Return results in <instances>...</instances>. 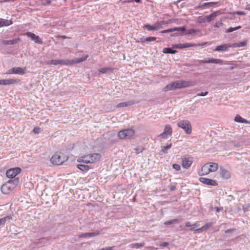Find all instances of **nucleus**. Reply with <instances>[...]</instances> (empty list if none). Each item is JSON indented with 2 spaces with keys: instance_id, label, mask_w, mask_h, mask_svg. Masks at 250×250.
I'll use <instances>...</instances> for the list:
<instances>
[{
  "instance_id": "nucleus-1",
  "label": "nucleus",
  "mask_w": 250,
  "mask_h": 250,
  "mask_svg": "<svg viewBox=\"0 0 250 250\" xmlns=\"http://www.w3.org/2000/svg\"><path fill=\"white\" fill-rule=\"evenodd\" d=\"M193 85V83L190 81L184 80L175 81L168 84H167L163 88V91L167 92L169 90H173L176 89H181L190 87Z\"/></svg>"
},
{
  "instance_id": "nucleus-2",
  "label": "nucleus",
  "mask_w": 250,
  "mask_h": 250,
  "mask_svg": "<svg viewBox=\"0 0 250 250\" xmlns=\"http://www.w3.org/2000/svg\"><path fill=\"white\" fill-rule=\"evenodd\" d=\"M19 182V178L10 179L1 187V191L4 194L10 193L16 188Z\"/></svg>"
},
{
  "instance_id": "nucleus-3",
  "label": "nucleus",
  "mask_w": 250,
  "mask_h": 250,
  "mask_svg": "<svg viewBox=\"0 0 250 250\" xmlns=\"http://www.w3.org/2000/svg\"><path fill=\"white\" fill-rule=\"evenodd\" d=\"M218 168V165L216 163H207L201 168L198 172L200 175H206L210 172L216 171Z\"/></svg>"
},
{
  "instance_id": "nucleus-4",
  "label": "nucleus",
  "mask_w": 250,
  "mask_h": 250,
  "mask_svg": "<svg viewBox=\"0 0 250 250\" xmlns=\"http://www.w3.org/2000/svg\"><path fill=\"white\" fill-rule=\"evenodd\" d=\"M68 157L61 152H57L51 157L50 161L54 165H60L66 161Z\"/></svg>"
},
{
  "instance_id": "nucleus-5",
  "label": "nucleus",
  "mask_w": 250,
  "mask_h": 250,
  "mask_svg": "<svg viewBox=\"0 0 250 250\" xmlns=\"http://www.w3.org/2000/svg\"><path fill=\"white\" fill-rule=\"evenodd\" d=\"M177 126L184 130L186 133L190 134L192 129L191 124L188 120H182L177 123Z\"/></svg>"
},
{
  "instance_id": "nucleus-6",
  "label": "nucleus",
  "mask_w": 250,
  "mask_h": 250,
  "mask_svg": "<svg viewBox=\"0 0 250 250\" xmlns=\"http://www.w3.org/2000/svg\"><path fill=\"white\" fill-rule=\"evenodd\" d=\"M135 134L132 129H126L120 131L118 133V137L121 139H129Z\"/></svg>"
},
{
  "instance_id": "nucleus-7",
  "label": "nucleus",
  "mask_w": 250,
  "mask_h": 250,
  "mask_svg": "<svg viewBox=\"0 0 250 250\" xmlns=\"http://www.w3.org/2000/svg\"><path fill=\"white\" fill-rule=\"evenodd\" d=\"M219 13V12L217 11L212 13L209 15L206 16L204 17H199L198 18V21L199 23L209 22L213 20Z\"/></svg>"
},
{
  "instance_id": "nucleus-8",
  "label": "nucleus",
  "mask_w": 250,
  "mask_h": 250,
  "mask_svg": "<svg viewBox=\"0 0 250 250\" xmlns=\"http://www.w3.org/2000/svg\"><path fill=\"white\" fill-rule=\"evenodd\" d=\"M101 155L98 153L89 154L84 156L85 163H93L100 159Z\"/></svg>"
},
{
  "instance_id": "nucleus-9",
  "label": "nucleus",
  "mask_w": 250,
  "mask_h": 250,
  "mask_svg": "<svg viewBox=\"0 0 250 250\" xmlns=\"http://www.w3.org/2000/svg\"><path fill=\"white\" fill-rule=\"evenodd\" d=\"M21 169L19 167H15L8 170L6 172V176L11 179L16 178L15 177L17 174L21 172Z\"/></svg>"
},
{
  "instance_id": "nucleus-10",
  "label": "nucleus",
  "mask_w": 250,
  "mask_h": 250,
  "mask_svg": "<svg viewBox=\"0 0 250 250\" xmlns=\"http://www.w3.org/2000/svg\"><path fill=\"white\" fill-rule=\"evenodd\" d=\"M199 62L200 63H214L216 64H219L220 65H222L223 64H227L226 63H224V61L219 59H214V58H208V59H205L203 60H199Z\"/></svg>"
},
{
  "instance_id": "nucleus-11",
  "label": "nucleus",
  "mask_w": 250,
  "mask_h": 250,
  "mask_svg": "<svg viewBox=\"0 0 250 250\" xmlns=\"http://www.w3.org/2000/svg\"><path fill=\"white\" fill-rule=\"evenodd\" d=\"M168 33L174 31H177V32L172 35V36H178L183 35V32L186 31L185 27H175L168 29Z\"/></svg>"
},
{
  "instance_id": "nucleus-12",
  "label": "nucleus",
  "mask_w": 250,
  "mask_h": 250,
  "mask_svg": "<svg viewBox=\"0 0 250 250\" xmlns=\"http://www.w3.org/2000/svg\"><path fill=\"white\" fill-rule=\"evenodd\" d=\"M7 74H16L23 75L25 74L24 69L21 67H13L8 70Z\"/></svg>"
},
{
  "instance_id": "nucleus-13",
  "label": "nucleus",
  "mask_w": 250,
  "mask_h": 250,
  "mask_svg": "<svg viewBox=\"0 0 250 250\" xmlns=\"http://www.w3.org/2000/svg\"><path fill=\"white\" fill-rule=\"evenodd\" d=\"M199 180L201 182L207 185L212 186H216L218 185V183L215 180L212 179L201 177L199 179Z\"/></svg>"
},
{
  "instance_id": "nucleus-14",
  "label": "nucleus",
  "mask_w": 250,
  "mask_h": 250,
  "mask_svg": "<svg viewBox=\"0 0 250 250\" xmlns=\"http://www.w3.org/2000/svg\"><path fill=\"white\" fill-rule=\"evenodd\" d=\"M232 44L225 43L217 46L214 49L215 51H227L229 47H232Z\"/></svg>"
},
{
  "instance_id": "nucleus-15",
  "label": "nucleus",
  "mask_w": 250,
  "mask_h": 250,
  "mask_svg": "<svg viewBox=\"0 0 250 250\" xmlns=\"http://www.w3.org/2000/svg\"><path fill=\"white\" fill-rule=\"evenodd\" d=\"M220 175L222 178L225 179H228L230 177L229 171L223 167H220Z\"/></svg>"
},
{
  "instance_id": "nucleus-16",
  "label": "nucleus",
  "mask_w": 250,
  "mask_h": 250,
  "mask_svg": "<svg viewBox=\"0 0 250 250\" xmlns=\"http://www.w3.org/2000/svg\"><path fill=\"white\" fill-rule=\"evenodd\" d=\"M192 163V159L191 157H185L182 159V167L186 168L188 169Z\"/></svg>"
},
{
  "instance_id": "nucleus-17",
  "label": "nucleus",
  "mask_w": 250,
  "mask_h": 250,
  "mask_svg": "<svg viewBox=\"0 0 250 250\" xmlns=\"http://www.w3.org/2000/svg\"><path fill=\"white\" fill-rule=\"evenodd\" d=\"M218 3V2H208L203 3V4H200L197 6L196 9L203 10L204 9L212 7L214 5Z\"/></svg>"
},
{
  "instance_id": "nucleus-18",
  "label": "nucleus",
  "mask_w": 250,
  "mask_h": 250,
  "mask_svg": "<svg viewBox=\"0 0 250 250\" xmlns=\"http://www.w3.org/2000/svg\"><path fill=\"white\" fill-rule=\"evenodd\" d=\"M100 234L99 231H96L93 232H87L81 234L79 235V238H89L91 237H94L95 236H97Z\"/></svg>"
},
{
  "instance_id": "nucleus-19",
  "label": "nucleus",
  "mask_w": 250,
  "mask_h": 250,
  "mask_svg": "<svg viewBox=\"0 0 250 250\" xmlns=\"http://www.w3.org/2000/svg\"><path fill=\"white\" fill-rule=\"evenodd\" d=\"M195 46V44H191V43H179V44H176L172 45V47L173 48H179V49H182L184 48H188L191 46Z\"/></svg>"
},
{
  "instance_id": "nucleus-20",
  "label": "nucleus",
  "mask_w": 250,
  "mask_h": 250,
  "mask_svg": "<svg viewBox=\"0 0 250 250\" xmlns=\"http://www.w3.org/2000/svg\"><path fill=\"white\" fill-rule=\"evenodd\" d=\"M139 102H135L134 101H129L126 102H123L119 103L117 104V107L120 108V107H126L130 105H132L133 104H135L138 103Z\"/></svg>"
},
{
  "instance_id": "nucleus-21",
  "label": "nucleus",
  "mask_w": 250,
  "mask_h": 250,
  "mask_svg": "<svg viewBox=\"0 0 250 250\" xmlns=\"http://www.w3.org/2000/svg\"><path fill=\"white\" fill-rule=\"evenodd\" d=\"M88 57V55H86L80 58H75V59L70 60V64H71L73 63H79L80 62H83L85 61Z\"/></svg>"
},
{
  "instance_id": "nucleus-22",
  "label": "nucleus",
  "mask_w": 250,
  "mask_h": 250,
  "mask_svg": "<svg viewBox=\"0 0 250 250\" xmlns=\"http://www.w3.org/2000/svg\"><path fill=\"white\" fill-rule=\"evenodd\" d=\"M113 68L109 67H104L98 69V71L103 74H110L113 72Z\"/></svg>"
},
{
  "instance_id": "nucleus-23",
  "label": "nucleus",
  "mask_w": 250,
  "mask_h": 250,
  "mask_svg": "<svg viewBox=\"0 0 250 250\" xmlns=\"http://www.w3.org/2000/svg\"><path fill=\"white\" fill-rule=\"evenodd\" d=\"M12 24V21L11 20L0 19V27L5 26H9Z\"/></svg>"
},
{
  "instance_id": "nucleus-24",
  "label": "nucleus",
  "mask_w": 250,
  "mask_h": 250,
  "mask_svg": "<svg viewBox=\"0 0 250 250\" xmlns=\"http://www.w3.org/2000/svg\"><path fill=\"white\" fill-rule=\"evenodd\" d=\"M144 28L147 29L149 31L152 30H157L160 29V26L159 25H151L148 24H145L143 26Z\"/></svg>"
},
{
  "instance_id": "nucleus-25",
  "label": "nucleus",
  "mask_w": 250,
  "mask_h": 250,
  "mask_svg": "<svg viewBox=\"0 0 250 250\" xmlns=\"http://www.w3.org/2000/svg\"><path fill=\"white\" fill-rule=\"evenodd\" d=\"M19 40V38L15 39L12 40H3L2 41V43L4 45H13L16 44Z\"/></svg>"
},
{
  "instance_id": "nucleus-26",
  "label": "nucleus",
  "mask_w": 250,
  "mask_h": 250,
  "mask_svg": "<svg viewBox=\"0 0 250 250\" xmlns=\"http://www.w3.org/2000/svg\"><path fill=\"white\" fill-rule=\"evenodd\" d=\"M177 52V51L174 50L170 47L164 48L163 50V53L164 54H174Z\"/></svg>"
},
{
  "instance_id": "nucleus-27",
  "label": "nucleus",
  "mask_w": 250,
  "mask_h": 250,
  "mask_svg": "<svg viewBox=\"0 0 250 250\" xmlns=\"http://www.w3.org/2000/svg\"><path fill=\"white\" fill-rule=\"evenodd\" d=\"M234 121L235 122H238V123L250 124L249 121L243 119L239 115H237L235 117V118L234 119Z\"/></svg>"
},
{
  "instance_id": "nucleus-28",
  "label": "nucleus",
  "mask_w": 250,
  "mask_h": 250,
  "mask_svg": "<svg viewBox=\"0 0 250 250\" xmlns=\"http://www.w3.org/2000/svg\"><path fill=\"white\" fill-rule=\"evenodd\" d=\"M12 216L11 215H7L3 218L0 219V226H3L4 225L6 221L12 219Z\"/></svg>"
},
{
  "instance_id": "nucleus-29",
  "label": "nucleus",
  "mask_w": 250,
  "mask_h": 250,
  "mask_svg": "<svg viewBox=\"0 0 250 250\" xmlns=\"http://www.w3.org/2000/svg\"><path fill=\"white\" fill-rule=\"evenodd\" d=\"M145 245L144 242H142L141 243H134L129 245V247L131 249H139L140 247H144Z\"/></svg>"
},
{
  "instance_id": "nucleus-30",
  "label": "nucleus",
  "mask_w": 250,
  "mask_h": 250,
  "mask_svg": "<svg viewBox=\"0 0 250 250\" xmlns=\"http://www.w3.org/2000/svg\"><path fill=\"white\" fill-rule=\"evenodd\" d=\"M163 132H164L166 134L170 136L172 132V130L170 125H166Z\"/></svg>"
},
{
  "instance_id": "nucleus-31",
  "label": "nucleus",
  "mask_w": 250,
  "mask_h": 250,
  "mask_svg": "<svg viewBox=\"0 0 250 250\" xmlns=\"http://www.w3.org/2000/svg\"><path fill=\"white\" fill-rule=\"evenodd\" d=\"M171 146L172 144L171 143L167 144L166 146H161V152H162L163 154L167 153V150L170 149Z\"/></svg>"
},
{
  "instance_id": "nucleus-32",
  "label": "nucleus",
  "mask_w": 250,
  "mask_h": 250,
  "mask_svg": "<svg viewBox=\"0 0 250 250\" xmlns=\"http://www.w3.org/2000/svg\"><path fill=\"white\" fill-rule=\"evenodd\" d=\"M20 82V80L18 79H6L7 85L13 84L17 83Z\"/></svg>"
},
{
  "instance_id": "nucleus-33",
  "label": "nucleus",
  "mask_w": 250,
  "mask_h": 250,
  "mask_svg": "<svg viewBox=\"0 0 250 250\" xmlns=\"http://www.w3.org/2000/svg\"><path fill=\"white\" fill-rule=\"evenodd\" d=\"M77 167L83 171H87L89 169V166L85 165H78Z\"/></svg>"
},
{
  "instance_id": "nucleus-34",
  "label": "nucleus",
  "mask_w": 250,
  "mask_h": 250,
  "mask_svg": "<svg viewBox=\"0 0 250 250\" xmlns=\"http://www.w3.org/2000/svg\"><path fill=\"white\" fill-rule=\"evenodd\" d=\"M59 60H52L51 61H47L45 62L46 64H53V65H58L59 64Z\"/></svg>"
},
{
  "instance_id": "nucleus-35",
  "label": "nucleus",
  "mask_w": 250,
  "mask_h": 250,
  "mask_svg": "<svg viewBox=\"0 0 250 250\" xmlns=\"http://www.w3.org/2000/svg\"><path fill=\"white\" fill-rule=\"evenodd\" d=\"M59 64L60 65H68L70 64V60H59Z\"/></svg>"
},
{
  "instance_id": "nucleus-36",
  "label": "nucleus",
  "mask_w": 250,
  "mask_h": 250,
  "mask_svg": "<svg viewBox=\"0 0 250 250\" xmlns=\"http://www.w3.org/2000/svg\"><path fill=\"white\" fill-rule=\"evenodd\" d=\"M26 35L28 37L30 38L32 41H34L35 38L37 36L35 34L30 32H27L26 33Z\"/></svg>"
},
{
  "instance_id": "nucleus-37",
  "label": "nucleus",
  "mask_w": 250,
  "mask_h": 250,
  "mask_svg": "<svg viewBox=\"0 0 250 250\" xmlns=\"http://www.w3.org/2000/svg\"><path fill=\"white\" fill-rule=\"evenodd\" d=\"M246 44L245 42H240L238 43H233L232 44V47H242L245 46Z\"/></svg>"
},
{
  "instance_id": "nucleus-38",
  "label": "nucleus",
  "mask_w": 250,
  "mask_h": 250,
  "mask_svg": "<svg viewBox=\"0 0 250 250\" xmlns=\"http://www.w3.org/2000/svg\"><path fill=\"white\" fill-rule=\"evenodd\" d=\"M241 28V26H238L235 27H229V28H228L227 29V32H228V33L232 32L234 31L237 29H240Z\"/></svg>"
},
{
  "instance_id": "nucleus-39",
  "label": "nucleus",
  "mask_w": 250,
  "mask_h": 250,
  "mask_svg": "<svg viewBox=\"0 0 250 250\" xmlns=\"http://www.w3.org/2000/svg\"><path fill=\"white\" fill-rule=\"evenodd\" d=\"M177 222H178V220L177 219H172V220H169L167 221H166L164 223V224L166 225H171V224L176 223Z\"/></svg>"
},
{
  "instance_id": "nucleus-40",
  "label": "nucleus",
  "mask_w": 250,
  "mask_h": 250,
  "mask_svg": "<svg viewBox=\"0 0 250 250\" xmlns=\"http://www.w3.org/2000/svg\"><path fill=\"white\" fill-rule=\"evenodd\" d=\"M157 38L156 37H147L146 38H145V40H146V42H153L156 41Z\"/></svg>"
},
{
  "instance_id": "nucleus-41",
  "label": "nucleus",
  "mask_w": 250,
  "mask_h": 250,
  "mask_svg": "<svg viewBox=\"0 0 250 250\" xmlns=\"http://www.w3.org/2000/svg\"><path fill=\"white\" fill-rule=\"evenodd\" d=\"M35 43L38 44H42L43 43L41 39L39 36H37L34 41Z\"/></svg>"
},
{
  "instance_id": "nucleus-42",
  "label": "nucleus",
  "mask_w": 250,
  "mask_h": 250,
  "mask_svg": "<svg viewBox=\"0 0 250 250\" xmlns=\"http://www.w3.org/2000/svg\"><path fill=\"white\" fill-rule=\"evenodd\" d=\"M212 226V223L211 222H208L206 223L203 227L205 229V230H207L208 228H210Z\"/></svg>"
},
{
  "instance_id": "nucleus-43",
  "label": "nucleus",
  "mask_w": 250,
  "mask_h": 250,
  "mask_svg": "<svg viewBox=\"0 0 250 250\" xmlns=\"http://www.w3.org/2000/svg\"><path fill=\"white\" fill-rule=\"evenodd\" d=\"M41 2L43 5H49L51 2L50 0H41Z\"/></svg>"
},
{
  "instance_id": "nucleus-44",
  "label": "nucleus",
  "mask_w": 250,
  "mask_h": 250,
  "mask_svg": "<svg viewBox=\"0 0 250 250\" xmlns=\"http://www.w3.org/2000/svg\"><path fill=\"white\" fill-rule=\"evenodd\" d=\"M196 32H197L196 30H195L194 29H190L188 30L185 34L186 35H188V34L191 35V34L195 33Z\"/></svg>"
},
{
  "instance_id": "nucleus-45",
  "label": "nucleus",
  "mask_w": 250,
  "mask_h": 250,
  "mask_svg": "<svg viewBox=\"0 0 250 250\" xmlns=\"http://www.w3.org/2000/svg\"><path fill=\"white\" fill-rule=\"evenodd\" d=\"M172 167L177 171L180 170L181 169L180 166L179 165L176 164H173Z\"/></svg>"
},
{
  "instance_id": "nucleus-46",
  "label": "nucleus",
  "mask_w": 250,
  "mask_h": 250,
  "mask_svg": "<svg viewBox=\"0 0 250 250\" xmlns=\"http://www.w3.org/2000/svg\"><path fill=\"white\" fill-rule=\"evenodd\" d=\"M143 149L142 147H138V148L134 149V150L135 151V153L136 154H138L142 152L143 151Z\"/></svg>"
},
{
  "instance_id": "nucleus-47",
  "label": "nucleus",
  "mask_w": 250,
  "mask_h": 250,
  "mask_svg": "<svg viewBox=\"0 0 250 250\" xmlns=\"http://www.w3.org/2000/svg\"><path fill=\"white\" fill-rule=\"evenodd\" d=\"M204 230H205V229H204L203 227H202L200 228H199V229H195L194 230V233H200V232H202Z\"/></svg>"
},
{
  "instance_id": "nucleus-48",
  "label": "nucleus",
  "mask_w": 250,
  "mask_h": 250,
  "mask_svg": "<svg viewBox=\"0 0 250 250\" xmlns=\"http://www.w3.org/2000/svg\"><path fill=\"white\" fill-rule=\"evenodd\" d=\"M168 135V134H167L164 132H163L158 136V137L166 139Z\"/></svg>"
},
{
  "instance_id": "nucleus-49",
  "label": "nucleus",
  "mask_w": 250,
  "mask_h": 250,
  "mask_svg": "<svg viewBox=\"0 0 250 250\" xmlns=\"http://www.w3.org/2000/svg\"><path fill=\"white\" fill-rule=\"evenodd\" d=\"M200 226V224L198 223H194L192 225V228L190 229V230H193V229L197 228Z\"/></svg>"
},
{
  "instance_id": "nucleus-50",
  "label": "nucleus",
  "mask_w": 250,
  "mask_h": 250,
  "mask_svg": "<svg viewBox=\"0 0 250 250\" xmlns=\"http://www.w3.org/2000/svg\"><path fill=\"white\" fill-rule=\"evenodd\" d=\"M146 42V40H145V39L142 38H139V39H138L137 40H136V42H141L143 44H144V42Z\"/></svg>"
},
{
  "instance_id": "nucleus-51",
  "label": "nucleus",
  "mask_w": 250,
  "mask_h": 250,
  "mask_svg": "<svg viewBox=\"0 0 250 250\" xmlns=\"http://www.w3.org/2000/svg\"><path fill=\"white\" fill-rule=\"evenodd\" d=\"M41 128L39 127H35L34 128L33 131L35 134H38L40 131Z\"/></svg>"
},
{
  "instance_id": "nucleus-52",
  "label": "nucleus",
  "mask_w": 250,
  "mask_h": 250,
  "mask_svg": "<svg viewBox=\"0 0 250 250\" xmlns=\"http://www.w3.org/2000/svg\"><path fill=\"white\" fill-rule=\"evenodd\" d=\"M84 160H85V159L84 158V156H83V157H81L79 158L78 159L77 161L78 162H80V163L83 162V163H85Z\"/></svg>"
},
{
  "instance_id": "nucleus-53",
  "label": "nucleus",
  "mask_w": 250,
  "mask_h": 250,
  "mask_svg": "<svg viewBox=\"0 0 250 250\" xmlns=\"http://www.w3.org/2000/svg\"><path fill=\"white\" fill-rule=\"evenodd\" d=\"M208 94V92H207V91H206L205 92H202L201 93H198L197 96H205L207 95Z\"/></svg>"
},
{
  "instance_id": "nucleus-54",
  "label": "nucleus",
  "mask_w": 250,
  "mask_h": 250,
  "mask_svg": "<svg viewBox=\"0 0 250 250\" xmlns=\"http://www.w3.org/2000/svg\"><path fill=\"white\" fill-rule=\"evenodd\" d=\"M0 85H7L6 80H0Z\"/></svg>"
},
{
  "instance_id": "nucleus-55",
  "label": "nucleus",
  "mask_w": 250,
  "mask_h": 250,
  "mask_svg": "<svg viewBox=\"0 0 250 250\" xmlns=\"http://www.w3.org/2000/svg\"><path fill=\"white\" fill-rule=\"evenodd\" d=\"M214 209L216 212H219L220 211L223 210V208L222 207H215Z\"/></svg>"
},
{
  "instance_id": "nucleus-56",
  "label": "nucleus",
  "mask_w": 250,
  "mask_h": 250,
  "mask_svg": "<svg viewBox=\"0 0 250 250\" xmlns=\"http://www.w3.org/2000/svg\"><path fill=\"white\" fill-rule=\"evenodd\" d=\"M236 14L238 15H245V13L243 11H237L236 12Z\"/></svg>"
},
{
  "instance_id": "nucleus-57",
  "label": "nucleus",
  "mask_w": 250,
  "mask_h": 250,
  "mask_svg": "<svg viewBox=\"0 0 250 250\" xmlns=\"http://www.w3.org/2000/svg\"><path fill=\"white\" fill-rule=\"evenodd\" d=\"M235 229H227L225 231V232L226 233H230L232 231H234Z\"/></svg>"
},
{
  "instance_id": "nucleus-58",
  "label": "nucleus",
  "mask_w": 250,
  "mask_h": 250,
  "mask_svg": "<svg viewBox=\"0 0 250 250\" xmlns=\"http://www.w3.org/2000/svg\"><path fill=\"white\" fill-rule=\"evenodd\" d=\"M185 226L187 227H192V225L191 224L190 222H187L185 224Z\"/></svg>"
},
{
  "instance_id": "nucleus-59",
  "label": "nucleus",
  "mask_w": 250,
  "mask_h": 250,
  "mask_svg": "<svg viewBox=\"0 0 250 250\" xmlns=\"http://www.w3.org/2000/svg\"><path fill=\"white\" fill-rule=\"evenodd\" d=\"M168 245V243L167 242H164L161 244V246L164 247H167Z\"/></svg>"
},
{
  "instance_id": "nucleus-60",
  "label": "nucleus",
  "mask_w": 250,
  "mask_h": 250,
  "mask_svg": "<svg viewBox=\"0 0 250 250\" xmlns=\"http://www.w3.org/2000/svg\"><path fill=\"white\" fill-rule=\"evenodd\" d=\"M222 24V23L221 22L219 23H215V24L214 25V26H215V27H218H218H220V25H221Z\"/></svg>"
},
{
  "instance_id": "nucleus-61",
  "label": "nucleus",
  "mask_w": 250,
  "mask_h": 250,
  "mask_svg": "<svg viewBox=\"0 0 250 250\" xmlns=\"http://www.w3.org/2000/svg\"><path fill=\"white\" fill-rule=\"evenodd\" d=\"M162 33H168V29H167V30H165L162 31Z\"/></svg>"
},
{
  "instance_id": "nucleus-62",
  "label": "nucleus",
  "mask_w": 250,
  "mask_h": 250,
  "mask_svg": "<svg viewBox=\"0 0 250 250\" xmlns=\"http://www.w3.org/2000/svg\"><path fill=\"white\" fill-rule=\"evenodd\" d=\"M60 38H62V39H63L67 38V37H66V36H61L60 37Z\"/></svg>"
},
{
  "instance_id": "nucleus-63",
  "label": "nucleus",
  "mask_w": 250,
  "mask_h": 250,
  "mask_svg": "<svg viewBox=\"0 0 250 250\" xmlns=\"http://www.w3.org/2000/svg\"><path fill=\"white\" fill-rule=\"evenodd\" d=\"M175 189V187L174 186L171 187L170 188L171 190H173Z\"/></svg>"
},
{
  "instance_id": "nucleus-64",
  "label": "nucleus",
  "mask_w": 250,
  "mask_h": 250,
  "mask_svg": "<svg viewBox=\"0 0 250 250\" xmlns=\"http://www.w3.org/2000/svg\"><path fill=\"white\" fill-rule=\"evenodd\" d=\"M208 42H203L201 44H199V45H204L206 44Z\"/></svg>"
}]
</instances>
